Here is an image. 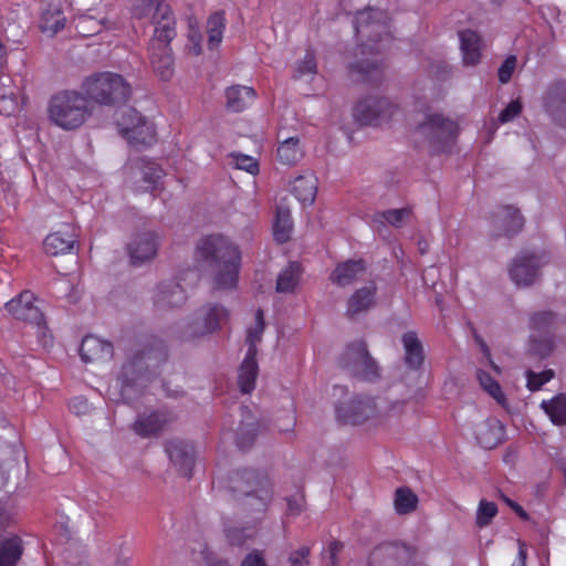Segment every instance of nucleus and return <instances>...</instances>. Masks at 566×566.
<instances>
[{"mask_svg": "<svg viewBox=\"0 0 566 566\" xmlns=\"http://www.w3.org/2000/svg\"><path fill=\"white\" fill-rule=\"evenodd\" d=\"M135 366H136V363H129L123 367L122 374L118 379L122 381V385H123V394H125V390L127 387L135 385L137 381L136 377H132V378L129 377V373L135 369Z\"/></svg>", "mask_w": 566, "mask_h": 566, "instance_id": "obj_56", "label": "nucleus"}, {"mask_svg": "<svg viewBox=\"0 0 566 566\" xmlns=\"http://www.w3.org/2000/svg\"><path fill=\"white\" fill-rule=\"evenodd\" d=\"M293 222L291 211L289 208L279 206L276 209L275 223H274V238L277 242H286L292 233Z\"/></svg>", "mask_w": 566, "mask_h": 566, "instance_id": "obj_38", "label": "nucleus"}, {"mask_svg": "<svg viewBox=\"0 0 566 566\" xmlns=\"http://www.w3.org/2000/svg\"><path fill=\"white\" fill-rule=\"evenodd\" d=\"M224 21L223 14L216 12L207 22L208 43L211 49L217 48L222 41Z\"/></svg>", "mask_w": 566, "mask_h": 566, "instance_id": "obj_41", "label": "nucleus"}, {"mask_svg": "<svg viewBox=\"0 0 566 566\" xmlns=\"http://www.w3.org/2000/svg\"><path fill=\"white\" fill-rule=\"evenodd\" d=\"M197 250L211 265L217 289L228 290L237 285L241 262V252L237 245L222 235H209L200 241Z\"/></svg>", "mask_w": 566, "mask_h": 566, "instance_id": "obj_2", "label": "nucleus"}, {"mask_svg": "<svg viewBox=\"0 0 566 566\" xmlns=\"http://www.w3.org/2000/svg\"><path fill=\"white\" fill-rule=\"evenodd\" d=\"M342 366L353 376L365 380H374L379 375L378 365L368 354L364 343L347 347L342 358Z\"/></svg>", "mask_w": 566, "mask_h": 566, "instance_id": "obj_11", "label": "nucleus"}, {"mask_svg": "<svg viewBox=\"0 0 566 566\" xmlns=\"http://www.w3.org/2000/svg\"><path fill=\"white\" fill-rule=\"evenodd\" d=\"M543 264L541 256L530 252L521 253L512 262L510 277L517 286H528L536 281Z\"/></svg>", "mask_w": 566, "mask_h": 566, "instance_id": "obj_15", "label": "nucleus"}, {"mask_svg": "<svg viewBox=\"0 0 566 566\" xmlns=\"http://www.w3.org/2000/svg\"><path fill=\"white\" fill-rule=\"evenodd\" d=\"M292 192L303 205L313 203L317 192V181L314 175L308 172L296 177L292 184Z\"/></svg>", "mask_w": 566, "mask_h": 566, "instance_id": "obj_30", "label": "nucleus"}, {"mask_svg": "<svg viewBox=\"0 0 566 566\" xmlns=\"http://www.w3.org/2000/svg\"><path fill=\"white\" fill-rule=\"evenodd\" d=\"M526 376L528 389L535 391L554 377V371L551 369L542 373L527 371Z\"/></svg>", "mask_w": 566, "mask_h": 566, "instance_id": "obj_50", "label": "nucleus"}, {"mask_svg": "<svg viewBox=\"0 0 566 566\" xmlns=\"http://www.w3.org/2000/svg\"><path fill=\"white\" fill-rule=\"evenodd\" d=\"M73 237L62 231L50 233L43 242L44 251L50 255L64 254L73 248Z\"/></svg>", "mask_w": 566, "mask_h": 566, "instance_id": "obj_35", "label": "nucleus"}, {"mask_svg": "<svg viewBox=\"0 0 566 566\" xmlns=\"http://www.w3.org/2000/svg\"><path fill=\"white\" fill-rule=\"evenodd\" d=\"M228 318L229 312L224 306L206 304L178 327V337L186 342H193L221 328Z\"/></svg>", "mask_w": 566, "mask_h": 566, "instance_id": "obj_4", "label": "nucleus"}, {"mask_svg": "<svg viewBox=\"0 0 566 566\" xmlns=\"http://www.w3.org/2000/svg\"><path fill=\"white\" fill-rule=\"evenodd\" d=\"M256 436V428L254 423L249 422L247 424H242L237 434L235 441L240 449H247L252 446L254 438Z\"/></svg>", "mask_w": 566, "mask_h": 566, "instance_id": "obj_48", "label": "nucleus"}, {"mask_svg": "<svg viewBox=\"0 0 566 566\" xmlns=\"http://www.w3.org/2000/svg\"><path fill=\"white\" fill-rule=\"evenodd\" d=\"M405 402L387 397H356L336 408L337 418L368 429L388 428L402 415Z\"/></svg>", "mask_w": 566, "mask_h": 566, "instance_id": "obj_1", "label": "nucleus"}, {"mask_svg": "<svg viewBox=\"0 0 566 566\" xmlns=\"http://www.w3.org/2000/svg\"><path fill=\"white\" fill-rule=\"evenodd\" d=\"M527 545L522 539H517V555L511 566H526Z\"/></svg>", "mask_w": 566, "mask_h": 566, "instance_id": "obj_58", "label": "nucleus"}, {"mask_svg": "<svg viewBox=\"0 0 566 566\" xmlns=\"http://www.w3.org/2000/svg\"><path fill=\"white\" fill-rule=\"evenodd\" d=\"M23 553L18 536L0 537V566H15Z\"/></svg>", "mask_w": 566, "mask_h": 566, "instance_id": "obj_33", "label": "nucleus"}, {"mask_svg": "<svg viewBox=\"0 0 566 566\" xmlns=\"http://www.w3.org/2000/svg\"><path fill=\"white\" fill-rule=\"evenodd\" d=\"M140 175L145 182L143 190L148 191L157 188L164 176V170L156 163L147 161L140 167Z\"/></svg>", "mask_w": 566, "mask_h": 566, "instance_id": "obj_42", "label": "nucleus"}, {"mask_svg": "<svg viewBox=\"0 0 566 566\" xmlns=\"http://www.w3.org/2000/svg\"><path fill=\"white\" fill-rule=\"evenodd\" d=\"M87 98L76 91H63L48 104L49 120L64 130L80 128L90 117Z\"/></svg>", "mask_w": 566, "mask_h": 566, "instance_id": "obj_3", "label": "nucleus"}, {"mask_svg": "<svg viewBox=\"0 0 566 566\" xmlns=\"http://www.w3.org/2000/svg\"><path fill=\"white\" fill-rule=\"evenodd\" d=\"M229 165L237 169L244 170L251 175L259 172V164L255 158L243 154H231Z\"/></svg>", "mask_w": 566, "mask_h": 566, "instance_id": "obj_46", "label": "nucleus"}, {"mask_svg": "<svg viewBox=\"0 0 566 566\" xmlns=\"http://www.w3.org/2000/svg\"><path fill=\"white\" fill-rule=\"evenodd\" d=\"M496 514L495 503L481 500L476 510V525L481 528L488 526Z\"/></svg>", "mask_w": 566, "mask_h": 566, "instance_id": "obj_45", "label": "nucleus"}, {"mask_svg": "<svg viewBox=\"0 0 566 566\" xmlns=\"http://www.w3.org/2000/svg\"><path fill=\"white\" fill-rule=\"evenodd\" d=\"M556 317L552 312L537 313L532 317L531 325L534 332L546 333L555 325Z\"/></svg>", "mask_w": 566, "mask_h": 566, "instance_id": "obj_47", "label": "nucleus"}, {"mask_svg": "<svg viewBox=\"0 0 566 566\" xmlns=\"http://www.w3.org/2000/svg\"><path fill=\"white\" fill-rule=\"evenodd\" d=\"M504 427L495 418H489L475 427V439L484 449H493L503 441Z\"/></svg>", "mask_w": 566, "mask_h": 566, "instance_id": "obj_22", "label": "nucleus"}, {"mask_svg": "<svg viewBox=\"0 0 566 566\" xmlns=\"http://www.w3.org/2000/svg\"><path fill=\"white\" fill-rule=\"evenodd\" d=\"M316 73V62L313 52L307 51L302 61L296 64L295 76L304 77Z\"/></svg>", "mask_w": 566, "mask_h": 566, "instance_id": "obj_49", "label": "nucleus"}, {"mask_svg": "<svg viewBox=\"0 0 566 566\" xmlns=\"http://www.w3.org/2000/svg\"><path fill=\"white\" fill-rule=\"evenodd\" d=\"M545 109L559 125L566 126V84L549 88L545 97Z\"/></svg>", "mask_w": 566, "mask_h": 566, "instance_id": "obj_23", "label": "nucleus"}, {"mask_svg": "<svg viewBox=\"0 0 566 566\" xmlns=\"http://www.w3.org/2000/svg\"><path fill=\"white\" fill-rule=\"evenodd\" d=\"M516 57L514 55H510L505 59L502 65L499 69V81L503 84L510 82L512 74L516 67Z\"/></svg>", "mask_w": 566, "mask_h": 566, "instance_id": "obj_52", "label": "nucleus"}, {"mask_svg": "<svg viewBox=\"0 0 566 566\" xmlns=\"http://www.w3.org/2000/svg\"><path fill=\"white\" fill-rule=\"evenodd\" d=\"M6 308L15 319L34 325L38 329V335L46 338L43 315L35 304V297L31 292L24 291L19 296L10 300L6 303ZM44 343L46 344V339H44Z\"/></svg>", "mask_w": 566, "mask_h": 566, "instance_id": "obj_12", "label": "nucleus"}, {"mask_svg": "<svg viewBox=\"0 0 566 566\" xmlns=\"http://www.w3.org/2000/svg\"><path fill=\"white\" fill-rule=\"evenodd\" d=\"M174 416L167 410H157L150 413H142L134 422L133 429L136 434L148 438L158 434L169 427Z\"/></svg>", "mask_w": 566, "mask_h": 566, "instance_id": "obj_18", "label": "nucleus"}, {"mask_svg": "<svg viewBox=\"0 0 566 566\" xmlns=\"http://www.w3.org/2000/svg\"><path fill=\"white\" fill-rule=\"evenodd\" d=\"M133 14L137 19L150 18L156 28L165 24L176 28L171 9L163 0H137L133 8Z\"/></svg>", "mask_w": 566, "mask_h": 566, "instance_id": "obj_16", "label": "nucleus"}, {"mask_svg": "<svg viewBox=\"0 0 566 566\" xmlns=\"http://www.w3.org/2000/svg\"><path fill=\"white\" fill-rule=\"evenodd\" d=\"M166 452L179 473L190 476L193 465L192 446L180 440H170L166 444Z\"/></svg>", "mask_w": 566, "mask_h": 566, "instance_id": "obj_20", "label": "nucleus"}, {"mask_svg": "<svg viewBox=\"0 0 566 566\" xmlns=\"http://www.w3.org/2000/svg\"><path fill=\"white\" fill-rule=\"evenodd\" d=\"M176 36V28L171 24L155 28L154 36L149 44L150 63L154 72L163 81H168L172 77L174 57L169 43Z\"/></svg>", "mask_w": 566, "mask_h": 566, "instance_id": "obj_8", "label": "nucleus"}, {"mask_svg": "<svg viewBox=\"0 0 566 566\" xmlns=\"http://www.w3.org/2000/svg\"><path fill=\"white\" fill-rule=\"evenodd\" d=\"M302 268L297 262H291L277 275L276 292L293 293L300 284Z\"/></svg>", "mask_w": 566, "mask_h": 566, "instance_id": "obj_34", "label": "nucleus"}, {"mask_svg": "<svg viewBox=\"0 0 566 566\" xmlns=\"http://www.w3.org/2000/svg\"><path fill=\"white\" fill-rule=\"evenodd\" d=\"M342 549V544L338 542H332L328 547L331 566L337 565V554Z\"/></svg>", "mask_w": 566, "mask_h": 566, "instance_id": "obj_62", "label": "nucleus"}, {"mask_svg": "<svg viewBox=\"0 0 566 566\" xmlns=\"http://www.w3.org/2000/svg\"><path fill=\"white\" fill-rule=\"evenodd\" d=\"M401 342L403 346L405 365L419 377V369L424 360L422 344L413 332L405 333L401 337Z\"/></svg>", "mask_w": 566, "mask_h": 566, "instance_id": "obj_25", "label": "nucleus"}, {"mask_svg": "<svg viewBox=\"0 0 566 566\" xmlns=\"http://www.w3.org/2000/svg\"><path fill=\"white\" fill-rule=\"evenodd\" d=\"M240 566H268L264 559V555L259 549L250 552L241 562Z\"/></svg>", "mask_w": 566, "mask_h": 566, "instance_id": "obj_54", "label": "nucleus"}, {"mask_svg": "<svg viewBox=\"0 0 566 566\" xmlns=\"http://www.w3.org/2000/svg\"><path fill=\"white\" fill-rule=\"evenodd\" d=\"M304 156V149L297 136L287 137L280 142L276 149L277 160L282 165H296Z\"/></svg>", "mask_w": 566, "mask_h": 566, "instance_id": "obj_29", "label": "nucleus"}, {"mask_svg": "<svg viewBox=\"0 0 566 566\" xmlns=\"http://www.w3.org/2000/svg\"><path fill=\"white\" fill-rule=\"evenodd\" d=\"M264 332V318L263 312L258 310L255 313L254 323L248 328L247 342L248 350L254 349V354L258 353L256 345L261 342Z\"/></svg>", "mask_w": 566, "mask_h": 566, "instance_id": "obj_43", "label": "nucleus"}, {"mask_svg": "<svg viewBox=\"0 0 566 566\" xmlns=\"http://www.w3.org/2000/svg\"><path fill=\"white\" fill-rule=\"evenodd\" d=\"M356 34L375 43L381 36H389L388 15L376 9L359 11L355 19Z\"/></svg>", "mask_w": 566, "mask_h": 566, "instance_id": "obj_13", "label": "nucleus"}, {"mask_svg": "<svg viewBox=\"0 0 566 566\" xmlns=\"http://www.w3.org/2000/svg\"><path fill=\"white\" fill-rule=\"evenodd\" d=\"M227 107L235 113L251 106L256 98L255 91L245 85H233L226 91Z\"/></svg>", "mask_w": 566, "mask_h": 566, "instance_id": "obj_28", "label": "nucleus"}, {"mask_svg": "<svg viewBox=\"0 0 566 566\" xmlns=\"http://www.w3.org/2000/svg\"><path fill=\"white\" fill-rule=\"evenodd\" d=\"M308 555L310 548L305 546L301 547L300 549L291 554L290 563L292 566H306L308 564Z\"/></svg>", "mask_w": 566, "mask_h": 566, "instance_id": "obj_55", "label": "nucleus"}, {"mask_svg": "<svg viewBox=\"0 0 566 566\" xmlns=\"http://www.w3.org/2000/svg\"><path fill=\"white\" fill-rule=\"evenodd\" d=\"M376 285L370 283L357 290L348 300L347 312L356 315L369 310L375 304Z\"/></svg>", "mask_w": 566, "mask_h": 566, "instance_id": "obj_32", "label": "nucleus"}, {"mask_svg": "<svg viewBox=\"0 0 566 566\" xmlns=\"http://www.w3.org/2000/svg\"><path fill=\"white\" fill-rule=\"evenodd\" d=\"M394 504L398 514H408L416 510L418 496L408 488H399L396 491Z\"/></svg>", "mask_w": 566, "mask_h": 566, "instance_id": "obj_40", "label": "nucleus"}, {"mask_svg": "<svg viewBox=\"0 0 566 566\" xmlns=\"http://www.w3.org/2000/svg\"><path fill=\"white\" fill-rule=\"evenodd\" d=\"M102 21H96L88 15H83L78 18L76 28L83 35H92L102 30Z\"/></svg>", "mask_w": 566, "mask_h": 566, "instance_id": "obj_51", "label": "nucleus"}, {"mask_svg": "<svg viewBox=\"0 0 566 566\" xmlns=\"http://www.w3.org/2000/svg\"><path fill=\"white\" fill-rule=\"evenodd\" d=\"M365 273V264L361 260L339 263L331 274V281L339 286L354 283Z\"/></svg>", "mask_w": 566, "mask_h": 566, "instance_id": "obj_27", "label": "nucleus"}, {"mask_svg": "<svg viewBox=\"0 0 566 566\" xmlns=\"http://www.w3.org/2000/svg\"><path fill=\"white\" fill-rule=\"evenodd\" d=\"M88 98L98 104H116L126 102L130 95V85L116 73L103 72L92 75L83 83Z\"/></svg>", "mask_w": 566, "mask_h": 566, "instance_id": "obj_6", "label": "nucleus"}, {"mask_svg": "<svg viewBox=\"0 0 566 566\" xmlns=\"http://www.w3.org/2000/svg\"><path fill=\"white\" fill-rule=\"evenodd\" d=\"M541 407L553 423H566V395L559 394L549 400H543Z\"/></svg>", "mask_w": 566, "mask_h": 566, "instance_id": "obj_37", "label": "nucleus"}, {"mask_svg": "<svg viewBox=\"0 0 566 566\" xmlns=\"http://www.w3.org/2000/svg\"><path fill=\"white\" fill-rule=\"evenodd\" d=\"M119 134L130 144L147 146L155 142L154 125L133 108L124 109L117 118Z\"/></svg>", "mask_w": 566, "mask_h": 566, "instance_id": "obj_9", "label": "nucleus"}, {"mask_svg": "<svg viewBox=\"0 0 566 566\" xmlns=\"http://www.w3.org/2000/svg\"><path fill=\"white\" fill-rule=\"evenodd\" d=\"M380 63L379 59H374L371 61L364 60L360 62H357L355 65V69L360 73H369L371 70L377 69Z\"/></svg>", "mask_w": 566, "mask_h": 566, "instance_id": "obj_59", "label": "nucleus"}, {"mask_svg": "<svg viewBox=\"0 0 566 566\" xmlns=\"http://www.w3.org/2000/svg\"><path fill=\"white\" fill-rule=\"evenodd\" d=\"M301 499H290L287 501L289 511L292 514H298L302 510V503Z\"/></svg>", "mask_w": 566, "mask_h": 566, "instance_id": "obj_63", "label": "nucleus"}, {"mask_svg": "<svg viewBox=\"0 0 566 566\" xmlns=\"http://www.w3.org/2000/svg\"><path fill=\"white\" fill-rule=\"evenodd\" d=\"M459 40L462 63L465 66L479 64L483 49L481 36L475 31L467 29L459 32Z\"/></svg>", "mask_w": 566, "mask_h": 566, "instance_id": "obj_21", "label": "nucleus"}, {"mask_svg": "<svg viewBox=\"0 0 566 566\" xmlns=\"http://www.w3.org/2000/svg\"><path fill=\"white\" fill-rule=\"evenodd\" d=\"M159 237L154 231L137 233L128 244V252L134 264L153 260L158 250Z\"/></svg>", "mask_w": 566, "mask_h": 566, "instance_id": "obj_17", "label": "nucleus"}, {"mask_svg": "<svg viewBox=\"0 0 566 566\" xmlns=\"http://www.w3.org/2000/svg\"><path fill=\"white\" fill-rule=\"evenodd\" d=\"M259 367L254 349L247 350L245 357L240 365L238 384L243 394H250L255 387Z\"/></svg>", "mask_w": 566, "mask_h": 566, "instance_id": "obj_26", "label": "nucleus"}, {"mask_svg": "<svg viewBox=\"0 0 566 566\" xmlns=\"http://www.w3.org/2000/svg\"><path fill=\"white\" fill-rule=\"evenodd\" d=\"M495 223L503 229L504 233L510 234L518 231L524 220L517 209L504 207L495 213Z\"/></svg>", "mask_w": 566, "mask_h": 566, "instance_id": "obj_36", "label": "nucleus"}, {"mask_svg": "<svg viewBox=\"0 0 566 566\" xmlns=\"http://www.w3.org/2000/svg\"><path fill=\"white\" fill-rule=\"evenodd\" d=\"M256 535L254 527H231L227 530L228 542L233 546H243Z\"/></svg>", "mask_w": 566, "mask_h": 566, "instance_id": "obj_44", "label": "nucleus"}, {"mask_svg": "<svg viewBox=\"0 0 566 566\" xmlns=\"http://www.w3.org/2000/svg\"><path fill=\"white\" fill-rule=\"evenodd\" d=\"M233 489L245 496V505L252 511L263 513L272 501V485L268 478L245 471L232 480Z\"/></svg>", "mask_w": 566, "mask_h": 566, "instance_id": "obj_7", "label": "nucleus"}, {"mask_svg": "<svg viewBox=\"0 0 566 566\" xmlns=\"http://www.w3.org/2000/svg\"><path fill=\"white\" fill-rule=\"evenodd\" d=\"M18 108L17 99L11 95H3L0 97V112L10 115Z\"/></svg>", "mask_w": 566, "mask_h": 566, "instance_id": "obj_57", "label": "nucleus"}, {"mask_svg": "<svg viewBox=\"0 0 566 566\" xmlns=\"http://www.w3.org/2000/svg\"><path fill=\"white\" fill-rule=\"evenodd\" d=\"M398 107L387 97L370 95L358 101L354 117L363 125H377L389 120Z\"/></svg>", "mask_w": 566, "mask_h": 566, "instance_id": "obj_10", "label": "nucleus"}, {"mask_svg": "<svg viewBox=\"0 0 566 566\" xmlns=\"http://www.w3.org/2000/svg\"><path fill=\"white\" fill-rule=\"evenodd\" d=\"M532 350L541 356H545L551 352V344L545 340L542 345H537L535 340V333L532 334Z\"/></svg>", "mask_w": 566, "mask_h": 566, "instance_id": "obj_60", "label": "nucleus"}, {"mask_svg": "<svg viewBox=\"0 0 566 566\" xmlns=\"http://www.w3.org/2000/svg\"><path fill=\"white\" fill-rule=\"evenodd\" d=\"M185 290L176 282H165L157 286L154 294V305L159 311L181 306L186 302Z\"/></svg>", "mask_w": 566, "mask_h": 566, "instance_id": "obj_19", "label": "nucleus"}, {"mask_svg": "<svg viewBox=\"0 0 566 566\" xmlns=\"http://www.w3.org/2000/svg\"><path fill=\"white\" fill-rule=\"evenodd\" d=\"M411 217L409 208L389 209L374 216V223L384 226L388 223L392 227H401Z\"/></svg>", "mask_w": 566, "mask_h": 566, "instance_id": "obj_39", "label": "nucleus"}, {"mask_svg": "<svg viewBox=\"0 0 566 566\" xmlns=\"http://www.w3.org/2000/svg\"><path fill=\"white\" fill-rule=\"evenodd\" d=\"M70 408L73 412L80 415V413H85L87 411L88 405H87L86 400H84L82 398H75L71 401Z\"/></svg>", "mask_w": 566, "mask_h": 566, "instance_id": "obj_61", "label": "nucleus"}, {"mask_svg": "<svg viewBox=\"0 0 566 566\" xmlns=\"http://www.w3.org/2000/svg\"><path fill=\"white\" fill-rule=\"evenodd\" d=\"M80 354L85 363L105 360L112 357L113 346L104 339L90 335L83 338Z\"/></svg>", "mask_w": 566, "mask_h": 566, "instance_id": "obj_24", "label": "nucleus"}, {"mask_svg": "<svg viewBox=\"0 0 566 566\" xmlns=\"http://www.w3.org/2000/svg\"><path fill=\"white\" fill-rule=\"evenodd\" d=\"M481 349L483 352V360H481V367L476 369V380L484 392L493 398L499 405L505 407L507 399L502 390L499 381L488 371L484 367H490L495 375L501 374V368L492 360L489 347L482 343Z\"/></svg>", "mask_w": 566, "mask_h": 566, "instance_id": "obj_14", "label": "nucleus"}, {"mask_svg": "<svg viewBox=\"0 0 566 566\" xmlns=\"http://www.w3.org/2000/svg\"><path fill=\"white\" fill-rule=\"evenodd\" d=\"M63 11L56 4H50L41 13L40 29L43 33L53 36L65 25Z\"/></svg>", "mask_w": 566, "mask_h": 566, "instance_id": "obj_31", "label": "nucleus"}, {"mask_svg": "<svg viewBox=\"0 0 566 566\" xmlns=\"http://www.w3.org/2000/svg\"><path fill=\"white\" fill-rule=\"evenodd\" d=\"M507 504L515 511V513L522 517L523 520H527L528 518V515L527 513L523 510V507L521 505H518L517 503L511 501V500H506Z\"/></svg>", "mask_w": 566, "mask_h": 566, "instance_id": "obj_64", "label": "nucleus"}, {"mask_svg": "<svg viewBox=\"0 0 566 566\" xmlns=\"http://www.w3.org/2000/svg\"><path fill=\"white\" fill-rule=\"evenodd\" d=\"M522 112V103L520 101H512L499 115L501 124L513 120Z\"/></svg>", "mask_w": 566, "mask_h": 566, "instance_id": "obj_53", "label": "nucleus"}, {"mask_svg": "<svg viewBox=\"0 0 566 566\" xmlns=\"http://www.w3.org/2000/svg\"><path fill=\"white\" fill-rule=\"evenodd\" d=\"M416 134L431 153L440 154L452 147L459 134V126L440 114H430L417 126Z\"/></svg>", "mask_w": 566, "mask_h": 566, "instance_id": "obj_5", "label": "nucleus"}]
</instances>
